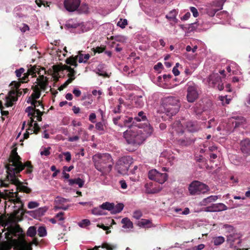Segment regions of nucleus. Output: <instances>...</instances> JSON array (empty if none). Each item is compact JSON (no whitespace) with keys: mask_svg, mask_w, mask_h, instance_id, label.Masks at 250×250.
<instances>
[{"mask_svg":"<svg viewBox=\"0 0 250 250\" xmlns=\"http://www.w3.org/2000/svg\"><path fill=\"white\" fill-rule=\"evenodd\" d=\"M122 127L126 126L131 128L132 126L135 125L136 124L134 118L127 116H122Z\"/></svg>","mask_w":250,"mask_h":250,"instance_id":"obj_19","label":"nucleus"},{"mask_svg":"<svg viewBox=\"0 0 250 250\" xmlns=\"http://www.w3.org/2000/svg\"><path fill=\"white\" fill-rule=\"evenodd\" d=\"M39 205V204L36 202L31 201L28 204V208H34L36 207H38Z\"/></svg>","mask_w":250,"mask_h":250,"instance_id":"obj_52","label":"nucleus"},{"mask_svg":"<svg viewBox=\"0 0 250 250\" xmlns=\"http://www.w3.org/2000/svg\"><path fill=\"white\" fill-rule=\"evenodd\" d=\"M121 223L123 225L122 227L124 229H132L133 228V223L127 217L122 219Z\"/></svg>","mask_w":250,"mask_h":250,"instance_id":"obj_22","label":"nucleus"},{"mask_svg":"<svg viewBox=\"0 0 250 250\" xmlns=\"http://www.w3.org/2000/svg\"><path fill=\"white\" fill-rule=\"evenodd\" d=\"M37 82L41 89L43 91L45 90L48 85V80L38 81Z\"/></svg>","mask_w":250,"mask_h":250,"instance_id":"obj_34","label":"nucleus"},{"mask_svg":"<svg viewBox=\"0 0 250 250\" xmlns=\"http://www.w3.org/2000/svg\"><path fill=\"white\" fill-rule=\"evenodd\" d=\"M81 2V0H64L63 1L64 7L69 12L77 11Z\"/></svg>","mask_w":250,"mask_h":250,"instance_id":"obj_12","label":"nucleus"},{"mask_svg":"<svg viewBox=\"0 0 250 250\" xmlns=\"http://www.w3.org/2000/svg\"><path fill=\"white\" fill-rule=\"evenodd\" d=\"M27 103L28 104H31V105H32L33 104H35V103H39V102L37 100H35L33 98H31V96H30L28 98V99L27 101Z\"/></svg>","mask_w":250,"mask_h":250,"instance_id":"obj_63","label":"nucleus"},{"mask_svg":"<svg viewBox=\"0 0 250 250\" xmlns=\"http://www.w3.org/2000/svg\"><path fill=\"white\" fill-rule=\"evenodd\" d=\"M152 223L148 219H142L137 222V225L140 227L150 228L151 227Z\"/></svg>","mask_w":250,"mask_h":250,"instance_id":"obj_25","label":"nucleus"},{"mask_svg":"<svg viewBox=\"0 0 250 250\" xmlns=\"http://www.w3.org/2000/svg\"><path fill=\"white\" fill-rule=\"evenodd\" d=\"M36 113L37 114L36 117H37V120L39 122H41L42 120V116L45 113L44 111H41L40 109H37Z\"/></svg>","mask_w":250,"mask_h":250,"instance_id":"obj_50","label":"nucleus"},{"mask_svg":"<svg viewBox=\"0 0 250 250\" xmlns=\"http://www.w3.org/2000/svg\"><path fill=\"white\" fill-rule=\"evenodd\" d=\"M177 15V12L176 10L174 9L170 11L169 13L166 16V18L169 21H176L177 20L176 18V17Z\"/></svg>","mask_w":250,"mask_h":250,"instance_id":"obj_28","label":"nucleus"},{"mask_svg":"<svg viewBox=\"0 0 250 250\" xmlns=\"http://www.w3.org/2000/svg\"><path fill=\"white\" fill-rule=\"evenodd\" d=\"M46 211V209H44L43 208H40L38 210H36V214L42 216L44 214V213Z\"/></svg>","mask_w":250,"mask_h":250,"instance_id":"obj_62","label":"nucleus"},{"mask_svg":"<svg viewBox=\"0 0 250 250\" xmlns=\"http://www.w3.org/2000/svg\"><path fill=\"white\" fill-rule=\"evenodd\" d=\"M134 101L135 105L137 107H141L144 104V102L142 96L136 97Z\"/></svg>","mask_w":250,"mask_h":250,"instance_id":"obj_32","label":"nucleus"},{"mask_svg":"<svg viewBox=\"0 0 250 250\" xmlns=\"http://www.w3.org/2000/svg\"><path fill=\"white\" fill-rule=\"evenodd\" d=\"M187 99L189 103L194 102L199 97L198 86L192 82L187 83Z\"/></svg>","mask_w":250,"mask_h":250,"instance_id":"obj_10","label":"nucleus"},{"mask_svg":"<svg viewBox=\"0 0 250 250\" xmlns=\"http://www.w3.org/2000/svg\"><path fill=\"white\" fill-rule=\"evenodd\" d=\"M146 129L143 131L136 128H132L124 132V137L128 144L133 146L141 145L153 131V128L149 125H146Z\"/></svg>","mask_w":250,"mask_h":250,"instance_id":"obj_3","label":"nucleus"},{"mask_svg":"<svg viewBox=\"0 0 250 250\" xmlns=\"http://www.w3.org/2000/svg\"><path fill=\"white\" fill-rule=\"evenodd\" d=\"M159 172L157 171L156 169H152L149 171L148 174V177L149 179L152 180H154L156 179V178L157 177V175Z\"/></svg>","mask_w":250,"mask_h":250,"instance_id":"obj_35","label":"nucleus"},{"mask_svg":"<svg viewBox=\"0 0 250 250\" xmlns=\"http://www.w3.org/2000/svg\"><path fill=\"white\" fill-rule=\"evenodd\" d=\"M90 225V222L88 219H83L79 223V226L81 228H85Z\"/></svg>","mask_w":250,"mask_h":250,"instance_id":"obj_45","label":"nucleus"},{"mask_svg":"<svg viewBox=\"0 0 250 250\" xmlns=\"http://www.w3.org/2000/svg\"><path fill=\"white\" fill-rule=\"evenodd\" d=\"M68 182L70 186L77 184L79 186V188L83 187L84 183V181L80 178L69 179Z\"/></svg>","mask_w":250,"mask_h":250,"instance_id":"obj_21","label":"nucleus"},{"mask_svg":"<svg viewBox=\"0 0 250 250\" xmlns=\"http://www.w3.org/2000/svg\"><path fill=\"white\" fill-rule=\"evenodd\" d=\"M51 148L50 147L44 148V150L43 151H42L41 152V155H45V156H48L50 154V149Z\"/></svg>","mask_w":250,"mask_h":250,"instance_id":"obj_55","label":"nucleus"},{"mask_svg":"<svg viewBox=\"0 0 250 250\" xmlns=\"http://www.w3.org/2000/svg\"><path fill=\"white\" fill-rule=\"evenodd\" d=\"M96 129L99 131L101 132V134H103L104 131V125L102 122H98L95 125Z\"/></svg>","mask_w":250,"mask_h":250,"instance_id":"obj_38","label":"nucleus"},{"mask_svg":"<svg viewBox=\"0 0 250 250\" xmlns=\"http://www.w3.org/2000/svg\"><path fill=\"white\" fill-rule=\"evenodd\" d=\"M88 9L89 8L88 4L86 3H82V4H80V5L77 11H78L80 14L87 13L88 12Z\"/></svg>","mask_w":250,"mask_h":250,"instance_id":"obj_31","label":"nucleus"},{"mask_svg":"<svg viewBox=\"0 0 250 250\" xmlns=\"http://www.w3.org/2000/svg\"><path fill=\"white\" fill-rule=\"evenodd\" d=\"M113 123L117 125H118L120 127H122V116H118L117 117H114L113 118Z\"/></svg>","mask_w":250,"mask_h":250,"instance_id":"obj_41","label":"nucleus"},{"mask_svg":"<svg viewBox=\"0 0 250 250\" xmlns=\"http://www.w3.org/2000/svg\"><path fill=\"white\" fill-rule=\"evenodd\" d=\"M21 158L18 154L16 150L13 149L11 151L9 158V164L6 166L7 172V178L11 183L16 186L17 191L23 192L26 193H30L31 189L23 185V183L21 182L18 178V175L27 167L26 172L27 173H31L33 171V167L30 161H27L23 164L21 161Z\"/></svg>","mask_w":250,"mask_h":250,"instance_id":"obj_1","label":"nucleus"},{"mask_svg":"<svg viewBox=\"0 0 250 250\" xmlns=\"http://www.w3.org/2000/svg\"><path fill=\"white\" fill-rule=\"evenodd\" d=\"M189 9L194 17L196 18L199 16L198 10L195 7L191 6L190 7Z\"/></svg>","mask_w":250,"mask_h":250,"instance_id":"obj_54","label":"nucleus"},{"mask_svg":"<svg viewBox=\"0 0 250 250\" xmlns=\"http://www.w3.org/2000/svg\"><path fill=\"white\" fill-rule=\"evenodd\" d=\"M217 199V196L211 195L204 199V202L206 203H209L210 202L215 201Z\"/></svg>","mask_w":250,"mask_h":250,"instance_id":"obj_42","label":"nucleus"},{"mask_svg":"<svg viewBox=\"0 0 250 250\" xmlns=\"http://www.w3.org/2000/svg\"><path fill=\"white\" fill-rule=\"evenodd\" d=\"M39 66L38 67L36 65L31 66L28 68L27 71L24 74V76L21 78L23 82H27L29 81L28 77L32 75L33 77H36V73L38 72L39 69L40 68Z\"/></svg>","mask_w":250,"mask_h":250,"instance_id":"obj_13","label":"nucleus"},{"mask_svg":"<svg viewBox=\"0 0 250 250\" xmlns=\"http://www.w3.org/2000/svg\"><path fill=\"white\" fill-rule=\"evenodd\" d=\"M7 232L5 233L7 237H9V236L16 237H19L21 236H24V235L22 234V229L17 223H15L14 224H10L7 227Z\"/></svg>","mask_w":250,"mask_h":250,"instance_id":"obj_11","label":"nucleus"},{"mask_svg":"<svg viewBox=\"0 0 250 250\" xmlns=\"http://www.w3.org/2000/svg\"><path fill=\"white\" fill-rule=\"evenodd\" d=\"M38 234L40 237H44L46 235L47 232L44 227H40L38 230Z\"/></svg>","mask_w":250,"mask_h":250,"instance_id":"obj_37","label":"nucleus"},{"mask_svg":"<svg viewBox=\"0 0 250 250\" xmlns=\"http://www.w3.org/2000/svg\"><path fill=\"white\" fill-rule=\"evenodd\" d=\"M177 98L172 96L164 98L162 100V105L167 116L175 115L179 111L180 105Z\"/></svg>","mask_w":250,"mask_h":250,"instance_id":"obj_6","label":"nucleus"},{"mask_svg":"<svg viewBox=\"0 0 250 250\" xmlns=\"http://www.w3.org/2000/svg\"><path fill=\"white\" fill-rule=\"evenodd\" d=\"M97 227L102 229L104 230H106V234H107L111 232V231L108 230L109 229V227L108 226H105L104 224H98Z\"/></svg>","mask_w":250,"mask_h":250,"instance_id":"obj_53","label":"nucleus"},{"mask_svg":"<svg viewBox=\"0 0 250 250\" xmlns=\"http://www.w3.org/2000/svg\"><path fill=\"white\" fill-rule=\"evenodd\" d=\"M46 74V71L43 67H41L38 71V74L39 75V78L37 79V81H42L48 80V79L44 76Z\"/></svg>","mask_w":250,"mask_h":250,"instance_id":"obj_27","label":"nucleus"},{"mask_svg":"<svg viewBox=\"0 0 250 250\" xmlns=\"http://www.w3.org/2000/svg\"><path fill=\"white\" fill-rule=\"evenodd\" d=\"M225 241V239L222 236L216 237L214 240V245L218 246L222 244Z\"/></svg>","mask_w":250,"mask_h":250,"instance_id":"obj_44","label":"nucleus"},{"mask_svg":"<svg viewBox=\"0 0 250 250\" xmlns=\"http://www.w3.org/2000/svg\"><path fill=\"white\" fill-rule=\"evenodd\" d=\"M124 207V205L123 204L119 203L116 206L114 205V208L112 210L115 213H119L123 209Z\"/></svg>","mask_w":250,"mask_h":250,"instance_id":"obj_39","label":"nucleus"},{"mask_svg":"<svg viewBox=\"0 0 250 250\" xmlns=\"http://www.w3.org/2000/svg\"><path fill=\"white\" fill-rule=\"evenodd\" d=\"M167 175L166 173H162L159 172L158 174L157 175V177L156 179L154 181L160 184H163L167 180Z\"/></svg>","mask_w":250,"mask_h":250,"instance_id":"obj_23","label":"nucleus"},{"mask_svg":"<svg viewBox=\"0 0 250 250\" xmlns=\"http://www.w3.org/2000/svg\"><path fill=\"white\" fill-rule=\"evenodd\" d=\"M143 215L142 212L140 210H137L133 212V216L136 219H139Z\"/></svg>","mask_w":250,"mask_h":250,"instance_id":"obj_51","label":"nucleus"},{"mask_svg":"<svg viewBox=\"0 0 250 250\" xmlns=\"http://www.w3.org/2000/svg\"><path fill=\"white\" fill-rule=\"evenodd\" d=\"M113 162L110 154L104 153L99 155L98 160L95 162V168L104 175L108 173L112 169Z\"/></svg>","mask_w":250,"mask_h":250,"instance_id":"obj_5","label":"nucleus"},{"mask_svg":"<svg viewBox=\"0 0 250 250\" xmlns=\"http://www.w3.org/2000/svg\"><path fill=\"white\" fill-rule=\"evenodd\" d=\"M67 201V199L65 198L62 197H57L55 200V202L57 204L56 206H62L63 205V204L66 202Z\"/></svg>","mask_w":250,"mask_h":250,"instance_id":"obj_43","label":"nucleus"},{"mask_svg":"<svg viewBox=\"0 0 250 250\" xmlns=\"http://www.w3.org/2000/svg\"><path fill=\"white\" fill-rule=\"evenodd\" d=\"M96 118V115L94 113H92L90 114L89 116V120L92 123H94L96 122L95 119Z\"/></svg>","mask_w":250,"mask_h":250,"instance_id":"obj_60","label":"nucleus"},{"mask_svg":"<svg viewBox=\"0 0 250 250\" xmlns=\"http://www.w3.org/2000/svg\"><path fill=\"white\" fill-rule=\"evenodd\" d=\"M21 158L18 154L16 150L13 149L11 151L9 158V164L6 166L7 172V178L11 183L16 186L17 191L23 192L26 193H30L31 189L23 185V183L21 182L18 178V175L27 167L26 172L27 173H31L33 171V167L30 161H27L23 164L21 161Z\"/></svg>","mask_w":250,"mask_h":250,"instance_id":"obj_2","label":"nucleus"},{"mask_svg":"<svg viewBox=\"0 0 250 250\" xmlns=\"http://www.w3.org/2000/svg\"><path fill=\"white\" fill-rule=\"evenodd\" d=\"M228 207L223 203L212 204L206 208L205 210L208 212H219L226 210Z\"/></svg>","mask_w":250,"mask_h":250,"instance_id":"obj_14","label":"nucleus"},{"mask_svg":"<svg viewBox=\"0 0 250 250\" xmlns=\"http://www.w3.org/2000/svg\"><path fill=\"white\" fill-rule=\"evenodd\" d=\"M65 156V160L67 162H69L71 159V155L69 152H65L62 153Z\"/></svg>","mask_w":250,"mask_h":250,"instance_id":"obj_61","label":"nucleus"},{"mask_svg":"<svg viewBox=\"0 0 250 250\" xmlns=\"http://www.w3.org/2000/svg\"><path fill=\"white\" fill-rule=\"evenodd\" d=\"M31 98H33L35 100L39 99L41 96V92H33L31 95Z\"/></svg>","mask_w":250,"mask_h":250,"instance_id":"obj_58","label":"nucleus"},{"mask_svg":"<svg viewBox=\"0 0 250 250\" xmlns=\"http://www.w3.org/2000/svg\"><path fill=\"white\" fill-rule=\"evenodd\" d=\"M242 153L246 156L250 155V139L246 138L242 140L240 144Z\"/></svg>","mask_w":250,"mask_h":250,"instance_id":"obj_16","label":"nucleus"},{"mask_svg":"<svg viewBox=\"0 0 250 250\" xmlns=\"http://www.w3.org/2000/svg\"><path fill=\"white\" fill-rule=\"evenodd\" d=\"M24 73H25V69L22 67H21L19 69H17L15 71V74L16 76L19 78L20 79H21L20 78L22 74L24 75Z\"/></svg>","mask_w":250,"mask_h":250,"instance_id":"obj_49","label":"nucleus"},{"mask_svg":"<svg viewBox=\"0 0 250 250\" xmlns=\"http://www.w3.org/2000/svg\"><path fill=\"white\" fill-rule=\"evenodd\" d=\"M28 117H30V120L28 123V125L29 126V128L28 129L29 130V129H30V128L32 127L34 125H33V124L34 122V118L36 117V116H30Z\"/></svg>","mask_w":250,"mask_h":250,"instance_id":"obj_57","label":"nucleus"},{"mask_svg":"<svg viewBox=\"0 0 250 250\" xmlns=\"http://www.w3.org/2000/svg\"><path fill=\"white\" fill-rule=\"evenodd\" d=\"M232 118L235 120L234 125L235 128L238 127L241 125L245 124L246 123L245 118L242 116H237L233 117Z\"/></svg>","mask_w":250,"mask_h":250,"instance_id":"obj_24","label":"nucleus"},{"mask_svg":"<svg viewBox=\"0 0 250 250\" xmlns=\"http://www.w3.org/2000/svg\"><path fill=\"white\" fill-rule=\"evenodd\" d=\"M101 247L103 249H105L106 250H114L117 248V245L116 244H111L107 242H104L101 246L98 248Z\"/></svg>","mask_w":250,"mask_h":250,"instance_id":"obj_26","label":"nucleus"},{"mask_svg":"<svg viewBox=\"0 0 250 250\" xmlns=\"http://www.w3.org/2000/svg\"><path fill=\"white\" fill-rule=\"evenodd\" d=\"M186 126L189 132L192 133L197 132L201 129L200 123L196 121H189L187 122Z\"/></svg>","mask_w":250,"mask_h":250,"instance_id":"obj_15","label":"nucleus"},{"mask_svg":"<svg viewBox=\"0 0 250 250\" xmlns=\"http://www.w3.org/2000/svg\"><path fill=\"white\" fill-rule=\"evenodd\" d=\"M37 233V230L35 226H31L30 227L27 231V235L31 237H34Z\"/></svg>","mask_w":250,"mask_h":250,"instance_id":"obj_33","label":"nucleus"},{"mask_svg":"<svg viewBox=\"0 0 250 250\" xmlns=\"http://www.w3.org/2000/svg\"><path fill=\"white\" fill-rule=\"evenodd\" d=\"M127 24V21L126 19H120L117 23V25L122 28H124Z\"/></svg>","mask_w":250,"mask_h":250,"instance_id":"obj_47","label":"nucleus"},{"mask_svg":"<svg viewBox=\"0 0 250 250\" xmlns=\"http://www.w3.org/2000/svg\"><path fill=\"white\" fill-rule=\"evenodd\" d=\"M132 159L129 156H124L119 159L116 165L118 172L123 175L126 174L132 163Z\"/></svg>","mask_w":250,"mask_h":250,"instance_id":"obj_8","label":"nucleus"},{"mask_svg":"<svg viewBox=\"0 0 250 250\" xmlns=\"http://www.w3.org/2000/svg\"><path fill=\"white\" fill-rule=\"evenodd\" d=\"M15 93L13 90H10L8 92V95L6 97V102L5 104L6 107L12 106L13 102L18 100L17 97L15 96Z\"/></svg>","mask_w":250,"mask_h":250,"instance_id":"obj_20","label":"nucleus"},{"mask_svg":"<svg viewBox=\"0 0 250 250\" xmlns=\"http://www.w3.org/2000/svg\"><path fill=\"white\" fill-rule=\"evenodd\" d=\"M74 79L75 78H69L62 85L59 87L58 89L60 91L62 90L64 88L66 87L68 85V84L71 83Z\"/></svg>","mask_w":250,"mask_h":250,"instance_id":"obj_46","label":"nucleus"},{"mask_svg":"<svg viewBox=\"0 0 250 250\" xmlns=\"http://www.w3.org/2000/svg\"><path fill=\"white\" fill-rule=\"evenodd\" d=\"M33 129V130L32 129V131H33V133L35 134H38L40 130V127L38 123H35L34 124Z\"/></svg>","mask_w":250,"mask_h":250,"instance_id":"obj_56","label":"nucleus"},{"mask_svg":"<svg viewBox=\"0 0 250 250\" xmlns=\"http://www.w3.org/2000/svg\"><path fill=\"white\" fill-rule=\"evenodd\" d=\"M101 206L99 208H95L92 210V213L96 215H102L104 214Z\"/></svg>","mask_w":250,"mask_h":250,"instance_id":"obj_40","label":"nucleus"},{"mask_svg":"<svg viewBox=\"0 0 250 250\" xmlns=\"http://www.w3.org/2000/svg\"><path fill=\"white\" fill-rule=\"evenodd\" d=\"M64 215V212H61L57 214L55 217V218L58 219L60 221H62L64 220V217H63Z\"/></svg>","mask_w":250,"mask_h":250,"instance_id":"obj_59","label":"nucleus"},{"mask_svg":"<svg viewBox=\"0 0 250 250\" xmlns=\"http://www.w3.org/2000/svg\"><path fill=\"white\" fill-rule=\"evenodd\" d=\"M21 81L19 82H16V81H13L10 83V85H14V87L15 88V90L19 89V87L21 86V83H23L24 82H22V80H21V78L19 79Z\"/></svg>","mask_w":250,"mask_h":250,"instance_id":"obj_48","label":"nucleus"},{"mask_svg":"<svg viewBox=\"0 0 250 250\" xmlns=\"http://www.w3.org/2000/svg\"><path fill=\"white\" fill-rule=\"evenodd\" d=\"M82 52V51H80L78 52L77 55L75 56H71L67 58L65 60L66 63L76 67L78 66L77 61L79 63H86L89 59L90 55L89 54L84 55Z\"/></svg>","mask_w":250,"mask_h":250,"instance_id":"obj_9","label":"nucleus"},{"mask_svg":"<svg viewBox=\"0 0 250 250\" xmlns=\"http://www.w3.org/2000/svg\"><path fill=\"white\" fill-rule=\"evenodd\" d=\"M101 208H102L103 209H106L109 211H111L114 208V204L106 202L103 203L101 205Z\"/></svg>","mask_w":250,"mask_h":250,"instance_id":"obj_30","label":"nucleus"},{"mask_svg":"<svg viewBox=\"0 0 250 250\" xmlns=\"http://www.w3.org/2000/svg\"><path fill=\"white\" fill-rule=\"evenodd\" d=\"M170 132L173 136L175 135L179 136L176 139L178 144L181 146H189L194 142L193 139L191 137V134H185L184 136H182L184 131L183 125L179 121H175L172 125Z\"/></svg>","mask_w":250,"mask_h":250,"instance_id":"obj_4","label":"nucleus"},{"mask_svg":"<svg viewBox=\"0 0 250 250\" xmlns=\"http://www.w3.org/2000/svg\"><path fill=\"white\" fill-rule=\"evenodd\" d=\"M32 89L33 92H41V90H42L38 84L32 86Z\"/></svg>","mask_w":250,"mask_h":250,"instance_id":"obj_64","label":"nucleus"},{"mask_svg":"<svg viewBox=\"0 0 250 250\" xmlns=\"http://www.w3.org/2000/svg\"><path fill=\"white\" fill-rule=\"evenodd\" d=\"M106 46L103 45L101 46H98L96 48H92V50L94 52V55H95L96 53H101L104 52L105 50Z\"/></svg>","mask_w":250,"mask_h":250,"instance_id":"obj_36","label":"nucleus"},{"mask_svg":"<svg viewBox=\"0 0 250 250\" xmlns=\"http://www.w3.org/2000/svg\"><path fill=\"white\" fill-rule=\"evenodd\" d=\"M39 102L38 103H35V104H33L31 106H28L27 108H26L25 111V112L28 113V116H35V114L36 112L37 107H39V106H41L42 108L44 109V105H43L42 101H38Z\"/></svg>","mask_w":250,"mask_h":250,"instance_id":"obj_17","label":"nucleus"},{"mask_svg":"<svg viewBox=\"0 0 250 250\" xmlns=\"http://www.w3.org/2000/svg\"><path fill=\"white\" fill-rule=\"evenodd\" d=\"M222 9V4L217 6L214 3L206 8V13L210 17H213L215 13L220 9Z\"/></svg>","mask_w":250,"mask_h":250,"instance_id":"obj_18","label":"nucleus"},{"mask_svg":"<svg viewBox=\"0 0 250 250\" xmlns=\"http://www.w3.org/2000/svg\"><path fill=\"white\" fill-rule=\"evenodd\" d=\"M209 190V188L207 185L198 181H193L188 187L189 192L192 195L205 193Z\"/></svg>","mask_w":250,"mask_h":250,"instance_id":"obj_7","label":"nucleus"},{"mask_svg":"<svg viewBox=\"0 0 250 250\" xmlns=\"http://www.w3.org/2000/svg\"><path fill=\"white\" fill-rule=\"evenodd\" d=\"M134 120L136 122L146 121L147 118L144 112L141 111L138 113L137 116L134 118Z\"/></svg>","mask_w":250,"mask_h":250,"instance_id":"obj_29","label":"nucleus"}]
</instances>
